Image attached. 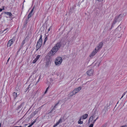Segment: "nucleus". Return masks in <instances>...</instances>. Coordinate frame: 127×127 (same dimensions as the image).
I'll return each mask as SVG.
<instances>
[{"instance_id": "38", "label": "nucleus", "mask_w": 127, "mask_h": 127, "mask_svg": "<svg viewBox=\"0 0 127 127\" xmlns=\"http://www.w3.org/2000/svg\"><path fill=\"white\" fill-rule=\"evenodd\" d=\"M40 78H39V79H38V81H39V79H40Z\"/></svg>"}, {"instance_id": "23", "label": "nucleus", "mask_w": 127, "mask_h": 127, "mask_svg": "<svg viewBox=\"0 0 127 127\" xmlns=\"http://www.w3.org/2000/svg\"><path fill=\"white\" fill-rule=\"evenodd\" d=\"M36 122V120H35L30 125V126H31Z\"/></svg>"}, {"instance_id": "2", "label": "nucleus", "mask_w": 127, "mask_h": 127, "mask_svg": "<svg viewBox=\"0 0 127 127\" xmlns=\"http://www.w3.org/2000/svg\"><path fill=\"white\" fill-rule=\"evenodd\" d=\"M123 16V15L122 14H120L119 15L116 16L112 23V25H113L116 23L117 21L120 22L122 20Z\"/></svg>"}, {"instance_id": "33", "label": "nucleus", "mask_w": 127, "mask_h": 127, "mask_svg": "<svg viewBox=\"0 0 127 127\" xmlns=\"http://www.w3.org/2000/svg\"><path fill=\"white\" fill-rule=\"evenodd\" d=\"M2 10V9L0 8V12H1Z\"/></svg>"}, {"instance_id": "40", "label": "nucleus", "mask_w": 127, "mask_h": 127, "mask_svg": "<svg viewBox=\"0 0 127 127\" xmlns=\"http://www.w3.org/2000/svg\"><path fill=\"white\" fill-rule=\"evenodd\" d=\"M19 127H22L21 126H20Z\"/></svg>"}, {"instance_id": "16", "label": "nucleus", "mask_w": 127, "mask_h": 127, "mask_svg": "<svg viewBox=\"0 0 127 127\" xmlns=\"http://www.w3.org/2000/svg\"><path fill=\"white\" fill-rule=\"evenodd\" d=\"M62 122V119H60L58 121L57 123L54 126V127H55L57 126L59 124L60 122Z\"/></svg>"}, {"instance_id": "6", "label": "nucleus", "mask_w": 127, "mask_h": 127, "mask_svg": "<svg viewBox=\"0 0 127 127\" xmlns=\"http://www.w3.org/2000/svg\"><path fill=\"white\" fill-rule=\"evenodd\" d=\"M103 45V43L102 42H101L95 48V50L97 51H98L102 47Z\"/></svg>"}, {"instance_id": "22", "label": "nucleus", "mask_w": 127, "mask_h": 127, "mask_svg": "<svg viewBox=\"0 0 127 127\" xmlns=\"http://www.w3.org/2000/svg\"><path fill=\"white\" fill-rule=\"evenodd\" d=\"M25 40H23V41L22 42V43L21 44V46H22L25 43Z\"/></svg>"}, {"instance_id": "32", "label": "nucleus", "mask_w": 127, "mask_h": 127, "mask_svg": "<svg viewBox=\"0 0 127 127\" xmlns=\"http://www.w3.org/2000/svg\"><path fill=\"white\" fill-rule=\"evenodd\" d=\"M2 10H4V6H2Z\"/></svg>"}, {"instance_id": "5", "label": "nucleus", "mask_w": 127, "mask_h": 127, "mask_svg": "<svg viewBox=\"0 0 127 127\" xmlns=\"http://www.w3.org/2000/svg\"><path fill=\"white\" fill-rule=\"evenodd\" d=\"M42 35H41L40 38L38 40L36 46V48L37 50L40 48L41 46L42 42Z\"/></svg>"}, {"instance_id": "41", "label": "nucleus", "mask_w": 127, "mask_h": 127, "mask_svg": "<svg viewBox=\"0 0 127 127\" xmlns=\"http://www.w3.org/2000/svg\"><path fill=\"white\" fill-rule=\"evenodd\" d=\"M1 126V124H0V127Z\"/></svg>"}, {"instance_id": "29", "label": "nucleus", "mask_w": 127, "mask_h": 127, "mask_svg": "<svg viewBox=\"0 0 127 127\" xmlns=\"http://www.w3.org/2000/svg\"><path fill=\"white\" fill-rule=\"evenodd\" d=\"M34 7L33 8H32V10H31V12H32V13L33 11L34 10Z\"/></svg>"}, {"instance_id": "28", "label": "nucleus", "mask_w": 127, "mask_h": 127, "mask_svg": "<svg viewBox=\"0 0 127 127\" xmlns=\"http://www.w3.org/2000/svg\"><path fill=\"white\" fill-rule=\"evenodd\" d=\"M94 124H91L89 127H93V126Z\"/></svg>"}, {"instance_id": "37", "label": "nucleus", "mask_w": 127, "mask_h": 127, "mask_svg": "<svg viewBox=\"0 0 127 127\" xmlns=\"http://www.w3.org/2000/svg\"><path fill=\"white\" fill-rule=\"evenodd\" d=\"M1 15H0V18H1Z\"/></svg>"}, {"instance_id": "12", "label": "nucleus", "mask_w": 127, "mask_h": 127, "mask_svg": "<svg viewBox=\"0 0 127 127\" xmlns=\"http://www.w3.org/2000/svg\"><path fill=\"white\" fill-rule=\"evenodd\" d=\"M40 56V55H38L37 56L34 60H33L32 62V63L33 64H35L36 62L37 61V60H38Z\"/></svg>"}, {"instance_id": "7", "label": "nucleus", "mask_w": 127, "mask_h": 127, "mask_svg": "<svg viewBox=\"0 0 127 127\" xmlns=\"http://www.w3.org/2000/svg\"><path fill=\"white\" fill-rule=\"evenodd\" d=\"M86 73L88 76H91L93 75L94 73V70L93 69H90Z\"/></svg>"}, {"instance_id": "26", "label": "nucleus", "mask_w": 127, "mask_h": 127, "mask_svg": "<svg viewBox=\"0 0 127 127\" xmlns=\"http://www.w3.org/2000/svg\"><path fill=\"white\" fill-rule=\"evenodd\" d=\"M36 111H35L33 113H32V114L33 115H35L36 114Z\"/></svg>"}, {"instance_id": "19", "label": "nucleus", "mask_w": 127, "mask_h": 127, "mask_svg": "<svg viewBox=\"0 0 127 127\" xmlns=\"http://www.w3.org/2000/svg\"><path fill=\"white\" fill-rule=\"evenodd\" d=\"M81 118H80L79 119L78 121V123L80 124H82L83 123V121H81Z\"/></svg>"}, {"instance_id": "1", "label": "nucleus", "mask_w": 127, "mask_h": 127, "mask_svg": "<svg viewBox=\"0 0 127 127\" xmlns=\"http://www.w3.org/2000/svg\"><path fill=\"white\" fill-rule=\"evenodd\" d=\"M61 45L60 43L56 44L51 50L49 52V54L51 56L53 55L60 48Z\"/></svg>"}, {"instance_id": "25", "label": "nucleus", "mask_w": 127, "mask_h": 127, "mask_svg": "<svg viewBox=\"0 0 127 127\" xmlns=\"http://www.w3.org/2000/svg\"><path fill=\"white\" fill-rule=\"evenodd\" d=\"M49 87H48L47 88V89H46L45 91V93H46L47 92V90L48 89V88H49Z\"/></svg>"}, {"instance_id": "36", "label": "nucleus", "mask_w": 127, "mask_h": 127, "mask_svg": "<svg viewBox=\"0 0 127 127\" xmlns=\"http://www.w3.org/2000/svg\"><path fill=\"white\" fill-rule=\"evenodd\" d=\"M31 127V126H30H30H28V127Z\"/></svg>"}, {"instance_id": "13", "label": "nucleus", "mask_w": 127, "mask_h": 127, "mask_svg": "<svg viewBox=\"0 0 127 127\" xmlns=\"http://www.w3.org/2000/svg\"><path fill=\"white\" fill-rule=\"evenodd\" d=\"M50 64L51 62H50V60L48 59L46 61L45 66L47 67H48L49 65Z\"/></svg>"}, {"instance_id": "8", "label": "nucleus", "mask_w": 127, "mask_h": 127, "mask_svg": "<svg viewBox=\"0 0 127 127\" xmlns=\"http://www.w3.org/2000/svg\"><path fill=\"white\" fill-rule=\"evenodd\" d=\"M98 51L96 50H95L93 51L90 54V57L91 58H92L93 56H94L96 53Z\"/></svg>"}, {"instance_id": "30", "label": "nucleus", "mask_w": 127, "mask_h": 127, "mask_svg": "<svg viewBox=\"0 0 127 127\" xmlns=\"http://www.w3.org/2000/svg\"><path fill=\"white\" fill-rule=\"evenodd\" d=\"M127 91H126V92H125L122 95H123L124 96L125 95V94L127 93Z\"/></svg>"}, {"instance_id": "17", "label": "nucleus", "mask_w": 127, "mask_h": 127, "mask_svg": "<svg viewBox=\"0 0 127 127\" xmlns=\"http://www.w3.org/2000/svg\"><path fill=\"white\" fill-rule=\"evenodd\" d=\"M4 13L10 17H12V14L10 12H5Z\"/></svg>"}, {"instance_id": "4", "label": "nucleus", "mask_w": 127, "mask_h": 127, "mask_svg": "<svg viewBox=\"0 0 127 127\" xmlns=\"http://www.w3.org/2000/svg\"><path fill=\"white\" fill-rule=\"evenodd\" d=\"M62 59L61 57H58L57 58L55 62V65L57 66L60 65L62 63Z\"/></svg>"}, {"instance_id": "11", "label": "nucleus", "mask_w": 127, "mask_h": 127, "mask_svg": "<svg viewBox=\"0 0 127 127\" xmlns=\"http://www.w3.org/2000/svg\"><path fill=\"white\" fill-rule=\"evenodd\" d=\"M13 39H11L9 40L7 44L8 46L10 47L13 43Z\"/></svg>"}, {"instance_id": "10", "label": "nucleus", "mask_w": 127, "mask_h": 127, "mask_svg": "<svg viewBox=\"0 0 127 127\" xmlns=\"http://www.w3.org/2000/svg\"><path fill=\"white\" fill-rule=\"evenodd\" d=\"M81 87H79L78 88L75 89L74 90V91L75 93V94L79 92L80 90H81Z\"/></svg>"}, {"instance_id": "42", "label": "nucleus", "mask_w": 127, "mask_h": 127, "mask_svg": "<svg viewBox=\"0 0 127 127\" xmlns=\"http://www.w3.org/2000/svg\"><path fill=\"white\" fill-rule=\"evenodd\" d=\"M104 127V126H103V127Z\"/></svg>"}, {"instance_id": "3", "label": "nucleus", "mask_w": 127, "mask_h": 127, "mask_svg": "<svg viewBox=\"0 0 127 127\" xmlns=\"http://www.w3.org/2000/svg\"><path fill=\"white\" fill-rule=\"evenodd\" d=\"M95 116L96 115L95 114H94L90 117L89 120V123L90 122H91L92 123V124H94L95 123L96 120L98 119L99 118L98 116H97L95 119H94L95 118Z\"/></svg>"}, {"instance_id": "31", "label": "nucleus", "mask_w": 127, "mask_h": 127, "mask_svg": "<svg viewBox=\"0 0 127 127\" xmlns=\"http://www.w3.org/2000/svg\"><path fill=\"white\" fill-rule=\"evenodd\" d=\"M120 127H127V125H123Z\"/></svg>"}, {"instance_id": "34", "label": "nucleus", "mask_w": 127, "mask_h": 127, "mask_svg": "<svg viewBox=\"0 0 127 127\" xmlns=\"http://www.w3.org/2000/svg\"><path fill=\"white\" fill-rule=\"evenodd\" d=\"M123 96H123V95H122V96L121 97V98H120V99H121L123 97Z\"/></svg>"}, {"instance_id": "35", "label": "nucleus", "mask_w": 127, "mask_h": 127, "mask_svg": "<svg viewBox=\"0 0 127 127\" xmlns=\"http://www.w3.org/2000/svg\"><path fill=\"white\" fill-rule=\"evenodd\" d=\"M3 32H2L1 31H0V33H2Z\"/></svg>"}, {"instance_id": "27", "label": "nucleus", "mask_w": 127, "mask_h": 127, "mask_svg": "<svg viewBox=\"0 0 127 127\" xmlns=\"http://www.w3.org/2000/svg\"><path fill=\"white\" fill-rule=\"evenodd\" d=\"M51 29H52V27L51 26L49 27V28L48 29V32H49V31H50V30Z\"/></svg>"}, {"instance_id": "39", "label": "nucleus", "mask_w": 127, "mask_h": 127, "mask_svg": "<svg viewBox=\"0 0 127 127\" xmlns=\"http://www.w3.org/2000/svg\"><path fill=\"white\" fill-rule=\"evenodd\" d=\"M10 58H9V59H8V61H8V60H9V59Z\"/></svg>"}, {"instance_id": "21", "label": "nucleus", "mask_w": 127, "mask_h": 127, "mask_svg": "<svg viewBox=\"0 0 127 127\" xmlns=\"http://www.w3.org/2000/svg\"><path fill=\"white\" fill-rule=\"evenodd\" d=\"M109 108V106H107V107H105L104 108V109L105 110V112H106L108 110V109Z\"/></svg>"}, {"instance_id": "20", "label": "nucleus", "mask_w": 127, "mask_h": 127, "mask_svg": "<svg viewBox=\"0 0 127 127\" xmlns=\"http://www.w3.org/2000/svg\"><path fill=\"white\" fill-rule=\"evenodd\" d=\"M32 15V13L31 12L29 14L28 16V18H29Z\"/></svg>"}, {"instance_id": "15", "label": "nucleus", "mask_w": 127, "mask_h": 127, "mask_svg": "<svg viewBox=\"0 0 127 127\" xmlns=\"http://www.w3.org/2000/svg\"><path fill=\"white\" fill-rule=\"evenodd\" d=\"M75 94V93L73 90L72 91L70 92L68 95L69 96H71Z\"/></svg>"}, {"instance_id": "24", "label": "nucleus", "mask_w": 127, "mask_h": 127, "mask_svg": "<svg viewBox=\"0 0 127 127\" xmlns=\"http://www.w3.org/2000/svg\"><path fill=\"white\" fill-rule=\"evenodd\" d=\"M47 40V37H46L44 41V43H45V42Z\"/></svg>"}, {"instance_id": "9", "label": "nucleus", "mask_w": 127, "mask_h": 127, "mask_svg": "<svg viewBox=\"0 0 127 127\" xmlns=\"http://www.w3.org/2000/svg\"><path fill=\"white\" fill-rule=\"evenodd\" d=\"M60 102V101H58V103L56 104L55 106H54V107L53 108V109L51 110V111L50 112V113H51L53 114V113H54L55 112V108H56V106L58 105V104Z\"/></svg>"}, {"instance_id": "18", "label": "nucleus", "mask_w": 127, "mask_h": 127, "mask_svg": "<svg viewBox=\"0 0 127 127\" xmlns=\"http://www.w3.org/2000/svg\"><path fill=\"white\" fill-rule=\"evenodd\" d=\"M13 95L14 99H15L17 97V93L15 92H14L13 93Z\"/></svg>"}, {"instance_id": "14", "label": "nucleus", "mask_w": 127, "mask_h": 127, "mask_svg": "<svg viewBox=\"0 0 127 127\" xmlns=\"http://www.w3.org/2000/svg\"><path fill=\"white\" fill-rule=\"evenodd\" d=\"M88 115L87 114H85L82 116L80 118H81L82 119H85L87 118Z\"/></svg>"}]
</instances>
